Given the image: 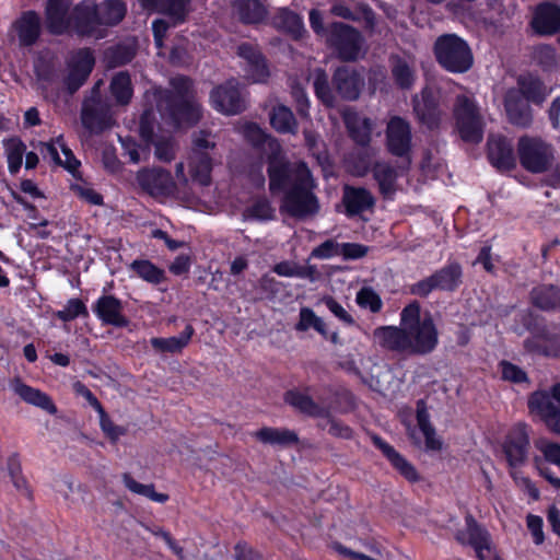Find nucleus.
<instances>
[{
	"instance_id": "1",
	"label": "nucleus",
	"mask_w": 560,
	"mask_h": 560,
	"mask_svg": "<svg viewBox=\"0 0 560 560\" xmlns=\"http://www.w3.org/2000/svg\"><path fill=\"white\" fill-rule=\"evenodd\" d=\"M271 153L267 156L269 191L282 192L280 212L295 219H305L318 213L320 206L313 189L315 187L311 171L302 164L293 172L291 163L280 154L275 139L270 142Z\"/></svg>"
},
{
	"instance_id": "2",
	"label": "nucleus",
	"mask_w": 560,
	"mask_h": 560,
	"mask_svg": "<svg viewBox=\"0 0 560 560\" xmlns=\"http://www.w3.org/2000/svg\"><path fill=\"white\" fill-rule=\"evenodd\" d=\"M374 342L383 350L404 357H425L439 346V330L431 313L421 316L419 302L407 304L400 312V324L378 326Z\"/></svg>"
},
{
	"instance_id": "3",
	"label": "nucleus",
	"mask_w": 560,
	"mask_h": 560,
	"mask_svg": "<svg viewBox=\"0 0 560 560\" xmlns=\"http://www.w3.org/2000/svg\"><path fill=\"white\" fill-rule=\"evenodd\" d=\"M523 326L529 334L523 341L526 352L560 359V324L549 323L545 317L530 313L524 317Z\"/></svg>"
},
{
	"instance_id": "4",
	"label": "nucleus",
	"mask_w": 560,
	"mask_h": 560,
	"mask_svg": "<svg viewBox=\"0 0 560 560\" xmlns=\"http://www.w3.org/2000/svg\"><path fill=\"white\" fill-rule=\"evenodd\" d=\"M523 326L529 334L523 341L526 352L560 359V324L549 323L545 317L530 313L524 317Z\"/></svg>"
},
{
	"instance_id": "5",
	"label": "nucleus",
	"mask_w": 560,
	"mask_h": 560,
	"mask_svg": "<svg viewBox=\"0 0 560 560\" xmlns=\"http://www.w3.org/2000/svg\"><path fill=\"white\" fill-rule=\"evenodd\" d=\"M438 65L446 72L463 74L474 66V54L466 39L455 33L440 35L433 44Z\"/></svg>"
},
{
	"instance_id": "6",
	"label": "nucleus",
	"mask_w": 560,
	"mask_h": 560,
	"mask_svg": "<svg viewBox=\"0 0 560 560\" xmlns=\"http://www.w3.org/2000/svg\"><path fill=\"white\" fill-rule=\"evenodd\" d=\"M527 409L534 420L540 421L550 433L560 435V382L549 389L530 393Z\"/></svg>"
},
{
	"instance_id": "7",
	"label": "nucleus",
	"mask_w": 560,
	"mask_h": 560,
	"mask_svg": "<svg viewBox=\"0 0 560 560\" xmlns=\"http://www.w3.org/2000/svg\"><path fill=\"white\" fill-rule=\"evenodd\" d=\"M463 278L462 265L456 260H448L429 277L411 284L409 291L421 299H427L433 291L453 293L462 287Z\"/></svg>"
},
{
	"instance_id": "8",
	"label": "nucleus",
	"mask_w": 560,
	"mask_h": 560,
	"mask_svg": "<svg viewBox=\"0 0 560 560\" xmlns=\"http://www.w3.org/2000/svg\"><path fill=\"white\" fill-rule=\"evenodd\" d=\"M363 44L364 38L354 26L337 21L328 24L326 45L340 61L354 62L359 60Z\"/></svg>"
},
{
	"instance_id": "9",
	"label": "nucleus",
	"mask_w": 560,
	"mask_h": 560,
	"mask_svg": "<svg viewBox=\"0 0 560 560\" xmlns=\"http://www.w3.org/2000/svg\"><path fill=\"white\" fill-rule=\"evenodd\" d=\"M517 155L524 170L541 174L551 167L555 149L539 137L522 136L517 141Z\"/></svg>"
},
{
	"instance_id": "10",
	"label": "nucleus",
	"mask_w": 560,
	"mask_h": 560,
	"mask_svg": "<svg viewBox=\"0 0 560 560\" xmlns=\"http://www.w3.org/2000/svg\"><path fill=\"white\" fill-rule=\"evenodd\" d=\"M501 451L506 463L509 474L524 467L530 451V428L526 422L513 424L504 435Z\"/></svg>"
},
{
	"instance_id": "11",
	"label": "nucleus",
	"mask_w": 560,
	"mask_h": 560,
	"mask_svg": "<svg viewBox=\"0 0 560 560\" xmlns=\"http://www.w3.org/2000/svg\"><path fill=\"white\" fill-rule=\"evenodd\" d=\"M453 115L464 142L478 144L483 140V122L474 101L465 95L457 96Z\"/></svg>"
},
{
	"instance_id": "12",
	"label": "nucleus",
	"mask_w": 560,
	"mask_h": 560,
	"mask_svg": "<svg viewBox=\"0 0 560 560\" xmlns=\"http://www.w3.org/2000/svg\"><path fill=\"white\" fill-rule=\"evenodd\" d=\"M156 107L161 117L174 128L192 127L201 119L199 105L192 98L158 97Z\"/></svg>"
},
{
	"instance_id": "13",
	"label": "nucleus",
	"mask_w": 560,
	"mask_h": 560,
	"mask_svg": "<svg viewBox=\"0 0 560 560\" xmlns=\"http://www.w3.org/2000/svg\"><path fill=\"white\" fill-rule=\"evenodd\" d=\"M465 528L455 533V540L462 546L471 547L478 560H503L492 548L491 535L472 514L467 513L464 517Z\"/></svg>"
},
{
	"instance_id": "14",
	"label": "nucleus",
	"mask_w": 560,
	"mask_h": 560,
	"mask_svg": "<svg viewBox=\"0 0 560 560\" xmlns=\"http://www.w3.org/2000/svg\"><path fill=\"white\" fill-rule=\"evenodd\" d=\"M385 148L388 154L408 165L412 155V130L410 122L401 116H393L386 124Z\"/></svg>"
},
{
	"instance_id": "15",
	"label": "nucleus",
	"mask_w": 560,
	"mask_h": 560,
	"mask_svg": "<svg viewBox=\"0 0 560 560\" xmlns=\"http://www.w3.org/2000/svg\"><path fill=\"white\" fill-rule=\"evenodd\" d=\"M210 104L213 109L228 116L243 113L246 109V103L238 81L231 78L214 86L210 92Z\"/></svg>"
},
{
	"instance_id": "16",
	"label": "nucleus",
	"mask_w": 560,
	"mask_h": 560,
	"mask_svg": "<svg viewBox=\"0 0 560 560\" xmlns=\"http://www.w3.org/2000/svg\"><path fill=\"white\" fill-rule=\"evenodd\" d=\"M95 66V57L91 48L78 49L68 62V74L63 85L69 95H73L88 81Z\"/></svg>"
},
{
	"instance_id": "17",
	"label": "nucleus",
	"mask_w": 560,
	"mask_h": 560,
	"mask_svg": "<svg viewBox=\"0 0 560 560\" xmlns=\"http://www.w3.org/2000/svg\"><path fill=\"white\" fill-rule=\"evenodd\" d=\"M69 23V34H75L79 37L94 36L101 27L96 2L94 0H82L74 4Z\"/></svg>"
},
{
	"instance_id": "18",
	"label": "nucleus",
	"mask_w": 560,
	"mask_h": 560,
	"mask_svg": "<svg viewBox=\"0 0 560 560\" xmlns=\"http://www.w3.org/2000/svg\"><path fill=\"white\" fill-rule=\"evenodd\" d=\"M139 187L148 195L168 197L175 189V183L170 171L161 167L142 168L137 173Z\"/></svg>"
},
{
	"instance_id": "19",
	"label": "nucleus",
	"mask_w": 560,
	"mask_h": 560,
	"mask_svg": "<svg viewBox=\"0 0 560 560\" xmlns=\"http://www.w3.org/2000/svg\"><path fill=\"white\" fill-rule=\"evenodd\" d=\"M331 85L343 101L353 102L361 95L364 78L354 67L342 65L335 69Z\"/></svg>"
},
{
	"instance_id": "20",
	"label": "nucleus",
	"mask_w": 560,
	"mask_h": 560,
	"mask_svg": "<svg viewBox=\"0 0 560 560\" xmlns=\"http://www.w3.org/2000/svg\"><path fill=\"white\" fill-rule=\"evenodd\" d=\"M92 311L103 325L126 328L130 324L124 314V302L114 294H102L92 304Z\"/></svg>"
},
{
	"instance_id": "21",
	"label": "nucleus",
	"mask_w": 560,
	"mask_h": 560,
	"mask_svg": "<svg viewBox=\"0 0 560 560\" xmlns=\"http://www.w3.org/2000/svg\"><path fill=\"white\" fill-rule=\"evenodd\" d=\"M370 439L373 445L381 451L383 456L388 460L390 466L408 482L417 483L421 480V476L417 468L396 448L387 443L382 436L376 433H370Z\"/></svg>"
},
{
	"instance_id": "22",
	"label": "nucleus",
	"mask_w": 560,
	"mask_h": 560,
	"mask_svg": "<svg viewBox=\"0 0 560 560\" xmlns=\"http://www.w3.org/2000/svg\"><path fill=\"white\" fill-rule=\"evenodd\" d=\"M72 0H46L45 25L49 34L60 36L69 34Z\"/></svg>"
},
{
	"instance_id": "23",
	"label": "nucleus",
	"mask_w": 560,
	"mask_h": 560,
	"mask_svg": "<svg viewBox=\"0 0 560 560\" xmlns=\"http://www.w3.org/2000/svg\"><path fill=\"white\" fill-rule=\"evenodd\" d=\"M530 26L538 36H553L560 33V5L550 1L537 4Z\"/></svg>"
},
{
	"instance_id": "24",
	"label": "nucleus",
	"mask_w": 560,
	"mask_h": 560,
	"mask_svg": "<svg viewBox=\"0 0 560 560\" xmlns=\"http://www.w3.org/2000/svg\"><path fill=\"white\" fill-rule=\"evenodd\" d=\"M237 55L246 61V77L254 83H265L270 77L266 57L250 43H242L237 47Z\"/></svg>"
},
{
	"instance_id": "25",
	"label": "nucleus",
	"mask_w": 560,
	"mask_h": 560,
	"mask_svg": "<svg viewBox=\"0 0 560 560\" xmlns=\"http://www.w3.org/2000/svg\"><path fill=\"white\" fill-rule=\"evenodd\" d=\"M487 158L499 172H510L516 167V159L510 140L504 136L491 137L487 143Z\"/></svg>"
},
{
	"instance_id": "26",
	"label": "nucleus",
	"mask_w": 560,
	"mask_h": 560,
	"mask_svg": "<svg viewBox=\"0 0 560 560\" xmlns=\"http://www.w3.org/2000/svg\"><path fill=\"white\" fill-rule=\"evenodd\" d=\"M341 202L345 207V214L348 218L361 215L365 211L373 210L375 197L365 187L345 185Z\"/></svg>"
},
{
	"instance_id": "27",
	"label": "nucleus",
	"mask_w": 560,
	"mask_h": 560,
	"mask_svg": "<svg viewBox=\"0 0 560 560\" xmlns=\"http://www.w3.org/2000/svg\"><path fill=\"white\" fill-rule=\"evenodd\" d=\"M19 44L22 47L35 45L42 35V21L38 12L28 10L22 12L19 19L13 23Z\"/></svg>"
},
{
	"instance_id": "28",
	"label": "nucleus",
	"mask_w": 560,
	"mask_h": 560,
	"mask_svg": "<svg viewBox=\"0 0 560 560\" xmlns=\"http://www.w3.org/2000/svg\"><path fill=\"white\" fill-rule=\"evenodd\" d=\"M283 400L287 405L310 418H328L330 416L328 407L319 405L308 394L298 388L288 389L283 395Z\"/></svg>"
},
{
	"instance_id": "29",
	"label": "nucleus",
	"mask_w": 560,
	"mask_h": 560,
	"mask_svg": "<svg viewBox=\"0 0 560 560\" xmlns=\"http://www.w3.org/2000/svg\"><path fill=\"white\" fill-rule=\"evenodd\" d=\"M413 112L418 120L429 129L439 127L441 121L440 102L430 89H423L421 100L413 101Z\"/></svg>"
},
{
	"instance_id": "30",
	"label": "nucleus",
	"mask_w": 560,
	"mask_h": 560,
	"mask_svg": "<svg viewBox=\"0 0 560 560\" xmlns=\"http://www.w3.org/2000/svg\"><path fill=\"white\" fill-rule=\"evenodd\" d=\"M533 307L546 313H560V287L551 283L535 285L529 291Z\"/></svg>"
},
{
	"instance_id": "31",
	"label": "nucleus",
	"mask_w": 560,
	"mask_h": 560,
	"mask_svg": "<svg viewBox=\"0 0 560 560\" xmlns=\"http://www.w3.org/2000/svg\"><path fill=\"white\" fill-rule=\"evenodd\" d=\"M506 115L512 125L527 128L532 125L533 114L529 102L525 101L516 91H511L504 100Z\"/></svg>"
},
{
	"instance_id": "32",
	"label": "nucleus",
	"mask_w": 560,
	"mask_h": 560,
	"mask_svg": "<svg viewBox=\"0 0 560 560\" xmlns=\"http://www.w3.org/2000/svg\"><path fill=\"white\" fill-rule=\"evenodd\" d=\"M82 126L91 133L100 135L113 125L109 110L101 105H83L81 110Z\"/></svg>"
},
{
	"instance_id": "33",
	"label": "nucleus",
	"mask_w": 560,
	"mask_h": 560,
	"mask_svg": "<svg viewBox=\"0 0 560 560\" xmlns=\"http://www.w3.org/2000/svg\"><path fill=\"white\" fill-rule=\"evenodd\" d=\"M234 15L244 25H257L266 21L268 10L260 0H234Z\"/></svg>"
},
{
	"instance_id": "34",
	"label": "nucleus",
	"mask_w": 560,
	"mask_h": 560,
	"mask_svg": "<svg viewBox=\"0 0 560 560\" xmlns=\"http://www.w3.org/2000/svg\"><path fill=\"white\" fill-rule=\"evenodd\" d=\"M254 436L264 444L282 448L296 445L300 441L298 433L287 428L264 427Z\"/></svg>"
},
{
	"instance_id": "35",
	"label": "nucleus",
	"mask_w": 560,
	"mask_h": 560,
	"mask_svg": "<svg viewBox=\"0 0 560 560\" xmlns=\"http://www.w3.org/2000/svg\"><path fill=\"white\" fill-rule=\"evenodd\" d=\"M195 334L192 325L187 324L179 336L168 338L153 337L150 339L152 348L159 353H179L190 342Z\"/></svg>"
},
{
	"instance_id": "36",
	"label": "nucleus",
	"mask_w": 560,
	"mask_h": 560,
	"mask_svg": "<svg viewBox=\"0 0 560 560\" xmlns=\"http://www.w3.org/2000/svg\"><path fill=\"white\" fill-rule=\"evenodd\" d=\"M98 22L101 26L114 27L122 22L127 15L125 0H103L97 3Z\"/></svg>"
},
{
	"instance_id": "37",
	"label": "nucleus",
	"mask_w": 560,
	"mask_h": 560,
	"mask_svg": "<svg viewBox=\"0 0 560 560\" xmlns=\"http://www.w3.org/2000/svg\"><path fill=\"white\" fill-rule=\"evenodd\" d=\"M270 126L281 135H296L299 122L292 109L283 104L275 105L269 113Z\"/></svg>"
},
{
	"instance_id": "38",
	"label": "nucleus",
	"mask_w": 560,
	"mask_h": 560,
	"mask_svg": "<svg viewBox=\"0 0 560 560\" xmlns=\"http://www.w3.org/2000/svg\"><path fill=\"white\" fill-rule=\"evenodd\" d=\"M14 392L25 402L38 407L49 415L57 412V407L50 396L38 388L32 387L23 382H18L14 386Z\"/></svg>"
},
{
	"instance_id": "39",
	"label": "nucleus",
	"mask_w": 560,
	"mask_h": 560,
	"mask_svg": "<svg viewBox=\"0 0 560 560\" xmlns=\"http://www.w3.org/2000/svg\"><path fill=\"white\" fill-rule=\"evenodd\" d=\"M373 177L378 185L380 194L388 198L396 191V182L398 174L396 168L388 162L377 161L372 167Z\"/></svg>"
},
{
	"instance_id": "40",
	"label": "nucleus",
	"mask_w": 560,
	"mask_h": 560,
	"mask_svg": "<svg viewBox=\"0 0 560 560\" xmlns=\"http://www.w3.org/2000/svg\"><path fill=\"white\" fill-rule=\"evenodd\" d=\"M275 25L295 40L301 39L305 32L302 18L287 8L281 9L275 16Z\"/></svg>"
},
{
	"instance_id": "41",
	"label": "nucleus",
	"mask_w": 560,
	"mask_h": 560,
	"mask_svg": "<svg viewBox=\"0 0 560 560\" xmlns=\"http://www.w3.org/2000/svg\"><path fill=\"white\" fill-rule=\"evenodd\" d=\"M518 94L527 102L540 105L546 98L544 82L534 75H521L517 79Z\"/></svg>"
},
{
	"instance_id": "42",
	"label": "nucleus",
	"mask_w": 560,
	"mask_h": 560,
	"mask_svg": "<svg viewBox=\"0 0 560 560\" xmlns=\"http://www.w3.org/2000/svg\"><path fill=\"white\" fill-rule=\"evenodd\" d=\"M389 66L395 84L401 90H409L415 83V71L408 61L397 54L389 56Z\"/></svg>"
},
{
	"instance_id": "43",
	"label": "nucleus",
	"mask_w": 560,
	"mask_h": 560,
	"mask_svg": "<svg viewBox=\"0 0 560 560\" xmlns=\"http://www.w3.org/2000/svg\"><path fill=\"white\" fill-rule=\"evenodd\" d=\"M129 270L143 281L158 285L166 281L165 270L149 259H135L129 265Z\"/></svg>"
},
{
	"instance_id": "44",
	"label": "nucleus",
	"mask_w": 560,
	"mask_h": 560,
	"mask_svg": "<svg viewBox=\"0 0 560 560\" xmlns=\"http://www.w3.org/2000/svg\"><path fill=\"white\" fill-rule=\"evenodd\" d=\"M189 165L191 176L195 180L202 186L210 185L213 168L210 152H191Z\"/></svg>"
},
{
	"instance_id": "45",
	"label": "nucleus",
	"mask_w": 560,
	"mask_h": 560,
	"mask_svg": "<svg viewBox=\"0 0 560 560\" xmlns=\"http://www.w3.org/2000/svg\"><path fill=\"white\" fill-rule=\"evenodd\" d=\"M109 91L118 105L126 106L133 96V86L128 71L116 73L110 81Z\"/></svg>"
},
{
	"instance_id": "46",
	"label": "nucleus",
	"mask_w": 560,
	"mask_h": 560,
	"mask_svg": "<svg viewBox=\"0 0 560 560\" xmlns=\"http://www.w3.org/2000/svg\"><path fill=\"white\" fill-rule=\"evenodd\" d=\"M7 156L8 170L10 174L15 175L23 165V156L26 151V144L20 137H11L2 141Z\"/></svg>"
},
{
	"instance_id": "47",
	"label": "nucleus",
	"mask_w": 560,
	"mask_h": 560,
	"mask_svg": "<svg viewBox=\"0 0 560 560\" xmlns=\"http://www.w3.org/2000/svg\"><path fill=\"white\" fill-rule=\"evenodd\" d=\"M313 88L315 96L325 107L332 108L336 105L335 90L330 86L329 78L325 69H315Z\"/></svg>"
},
{
	"instance_id": "48",
	"label": "nucleus",
	"mask_w": 560,
	"mask_h": 560,
	"mask_svg": "<svg viewBox=\"0 0 560 560\" xmlns=\"http://www.w3.org/2000/svg\"><path fill=\"white\" fill-rule=\"evenodd\" d=\"M122 482L125 487L132 493L145 497L153 502L165 503L170 497L166 493L156 492L154 485H143L133 479L129 472L122 474Z\"/></svg>"
},
{
	"instance_id": "49",
	"label": "nucleus",
	"mask_w": 560,
	"mask_h": 560,
	"mask_svg": "<svg viewBox=\"0 0 560 560\" xmlns=\"http://www.w3.org/2000/svg\"><path fill=\"white\" fill-rule=\"evenodd\" d=\"M34 73L39 83L50 85L58 81L59 70L52 58L38 56L34 60Z\"/></svg>"
},
{
	"instance_id": "50",
	"label": "nucleus",
	"mask_w": 560,
	"mask_h": 560,
	"mask_svg": "<svg viewBox=\"0 0 560 560\" xmlns=\"http://www.w3.org/2000/svg\"><path fill=\"white\" fill-rule=\"evenodd\" d=\"M190 2L191 0H163L160 13L168 16L174 26L183 24L190 12Z\"/></svg>"
},
{
	"instance_id": "51",
	"label": "nucleus",
	"mask_w": 560,
	"mask_h": 560,
	"mask_svg": "<svg viewBox=\"0 0 560 560\" xmlns=\"http://www.w3.org/2000/svg\"><path fill=\"white\" fill-rule=\"evenodd\" d=\"M136 48L135 46L127 44H117L107 48L105 52V58L108 67L117 68L128 65L136 57Z\"/></svg>"
},
{
	"instance_id": "52",
	"label": "nucleus",
	"mask_w": 560,
	"mask_h": 560,
	"mask_svg": "<svg viewBox=\"0 0 560 560\" xmlns=\"http://www.w3.org/2000/svg\"><path fill=\"white\" fill-rule=\"evenodd\" d=\"M314 328L323 337H327V329L325 322L318 317L315 312L310 307H302L300 310V319L295 325L298 331H306Z\"/></svg>"
},
{
	"instance_id": "53",
	"label": "nucleus",
	"mask_w": 560,
	"mask_h": 560,
	"mask_svg": "<svg viewBox=\"0 0 560 560\" xmlns=\"http://www.w3.org/2000/svg\"><path fill=\"white\" fill-rule=\"evenodd\" d=\"M156 124L155 114L152 107L143 109L139 118V136L145 143L142 150H149L155 137L154 128Z\"/></svg>"
},
{
	"instance_id": "54",
	"label": "nucleus",
	"mask_w": 560,
	"mask_h": 560,
	"mask_svg": "<svg viewBox=\"0 0 560 560\" xmlns=\"http://www.w3.org/2000/svg\"><path fill=\"white\" fill-rule=\"evenodd\" d=\"M245 214L254 220L270 221L275 219V208L267 197L261 196L256 198L253 203L246 208Z\"/></svg>"
},
{
	"instance_id": "55",
	"label": "nucleus",
	"mask_w": 560,
	"mask_h": 560,
	"mask_svg": "<svg viewBox=\"0 0 560 560\" xmlns=\"http://www.w3.org/2000/svg\"><path fill=\"white\" fill-rule=\"evenodd\" d=\"M58 319L63 323H69L74 320L75 318H89V310L85 303L78 298H72L68 300L63 310H60L56 313Z\"/></svg>"
},
{
	"instance_id": "56",
	"label": "nucleus",
	"mask_w": 560,
	"mask_h": 560,
	"mask_svg": "<svg viewBox=\"0 0 560 560\" xmlns=\"http://www.w3.org/2000/svg\"><path fill=\"white\" fill-rule=\"evenodd\" d=\"M172 90H164L160 92L158 97H167L170 94L174 98H191V80L186 75H178L171 80Z\"/></svg>"
},
{
	"instance_id": "57",
	"label": "nucleus",
	"mask_w": 560,
	"mask_h": 560,
	"mask_svg": "<svg viewBox=\"0 0 560 560\" xmlns=\"http://www.w3.org/2000/svg\"><path fill=\"white\" fill-rule=\"evenodd\" d=\"M499 369L503 381H508L514 384L529 383L527 373L522 368L510 361H500Z\"/></svg>"
},
{
	"instance_id": "58",
	"label": "nucleus",
	"mask_w": 560,
	"mask_h": 560,
	"mask_svg": "<svg viewBox=\"0 0 560 560\" xmlns=\"http://www.w3.org/2000/svg\"><path fill=\"white\" fill-rule=\"evenodd\" d=\"M358 305L369 308L372 313H378L383 307L381 296L372 289L364 287L357 293L355 299Z\"/></svg>"
},
{
	"instance_id": "59",
	"label": "nucleus",
	"mask_w": 560,
	"mask_h": 560,
	"mask_svg": "<svg viewBox=\"0 0 560 560\" xmlns=\"http://www.w3.org/2000/svg\"><path fill=\"white\" fill-rule=\"evenodd\" d=\"M98 417L100 427L110 442L116 443L120 436L126 434L127 430L124 427L115 424L105 409H103V412H98Z\"/></svg>"
},
{
	"instance_id": "60",
	"label": "nucleus",
	"mask_w": 560,
	"mask_h": 560,
	"mask_svg": "<svg viewBox=\"0 0 560 560\" xmlns=\"http://www.w3.org/2000/svg\"><path fill=\"white\" fill-rule=\"evenodd\" d=\"M56 141L58 143V147L60 148L61 152L65 155V160H61V164L58 166L63 167L66 171H68L70 174L75 175L79 167L81 166V162L75 158L72 150L63 141V136L59 135L56 137Z\"/></svg>"
},
{
	"instance_id": "61",
	"label": "nucleus",
	"mask_w": 560,
	"mask_h": 560,
	"mask_svg": "<svg viewBox=\"0 0 560 560\" xmlns=\"http://www.w3.org/2000/svg\"><path fill=\"white\" fill-rule=\"evenodd\" d=\"M155 148V158L164 163H170L175 159V145L171 138L153 139L152 143Z\"/></svg>"
},
{
	"instance_id": "62",
	"label": "nucleus",
	"mask_w": 560,
	"mask_h": 560,
	"mask_svg": "<svg viewBox=\"0 0 560 560\" xmlns=\"http://www.w3.org/2000/svg\"><path fill=\"white\" fill-rule=\"evenodd\" d=\"M233 551L235 560H266L262 552L254 548L245 540H238L234 545Z\"/></svg>"
},
{
	"instance_id": "63",
	"label": "nucleus",
	"mask_w": 560,
	"mask_h": 560,
	"mask_svg": "<svg viewBox=\"0 0 560 560\" xmlns=\"http://www.w3.org/2000/svg\"><path fill=\"white\" fill-rule=\"evenodd\" d=\"M509 476L517 487L522 488L529 495L533 501H538L540 499L539 489L529 477L522 475L521 469L509 474Z\"/></svg>"
},
{
	"instance_id": "64",
	"label": "nucleus",
	"mask_w": 560,
	"mask_h": 560,
	"mask_svg": "<svg viewBox=\"0 0 560 560\" xmlns=\"http://www.w3.org/2000/svg\"><path fill=\"white\" fill-rule=\"evenodd\" d=\"M340 244L335 240H326L318 246L314 247L311 253V258L329 259L334 256L340 255Z\"/></svg>"
}]
</instances>
